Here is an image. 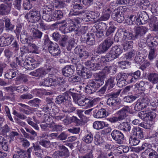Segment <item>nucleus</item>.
<instances>
[{
	"label": "nucleus",
	"instance_id": "obj_39",
	"mask_svg": "<svg viewBox=\"0 0 158 158\" xmlns=\"http://www.w3.org/2000/svg\"><path fill=\"white\" fill-rule=\"evenodd\" d=\"M93 138V135L91 132H90L89 134L85 135L83 137L82 139L86 143H90L92 142Z\"/></svg>",
	"mask_w": 158,
	"mask_h": 158
},
{
	"label": "nucleus",
	"instance_id": "obj_18",
	"mask_svg": "<svg viewBox=\"0 0 158 158\" xmlns=\"http://www.w3.org/2000/svg\"><path fill=\"white\" fill-rule=\"evenodd\" d=\"M131 134L139 139H142L144 137L143 130L139 127L133 128L132 129Z\"/></svg>",
	"mask_w": 158,
	"mask_h": 158
},
{
	"label": "nucleus",
	"instance_id": "obj_57",
	"mask_svg": "<svg viewBox=\"0 0 158 158\" xmlns=\"http://www.w3.org/2000/svg\"><path fill=\"white\" fill-rule=\"evenodd\" d=\"M102 68V65L99 63L93 62L91 65V69L94 71L100 70Z\"/></svg>",
	"mask_w": 158,
	"mask_h": 158
},
{
	"label": "nucleus",
	"instance_id": "obj_52",
	"mask_svg": "<svg viewBox=\"0 0 158 158\" xmlns=\"http://www.w3.org/2000/svg\"><path fill=\"white\" fill-rule=\"evenodd\" d=\"M27 76L25 74H22L17 77L15 79L16 81H20L26 83L28 81Z\"/></svg>",
	"mask_w": 158,
	"mask_h": 158
},
{
	"label": "nucleus",
	"instance_id": "obj_9",
	"mask_svg": "<svg viewBox=\"0 0 158 158\" xmlns=\"http://www.w3.org/2000/svg\"><path fill=\"white\" fill-rule=\"evenodd\" d=\"M111 135L113 139L117 142L118 143L122 144L124 139V136L120 131L114 130L112 131Z\"/></svg>",
	"mask_w": 158,
	"mask_h": 158
},
{
	"label": "nucleus",
	"instance_id": "obj_7",
	"mask_svg": "<svg viewBox=\"0 0 158 158\" xmlns=\"http://www.w3.org/2000/svg\"><path fill=\"white\" fill-rule=\"evenodd\" d=\"M40 62L32 57H27L26 58L23 63L25 68L28 70L34 69L39 66Z\"/></svg>",
	"mask_w": 158,
	"mask_h": 158
},
{
	"label": "nucleus",
	"instance_id": "obj_36",
	"mask_svg": "<svg viewBox=\"0 0 158 158\" xmlns=\"http://www.w3.org/2000/svg\"><path fill=\"white\" fill-rule=\"evenodd\" d=\"M138 100L141 103L145 108H147V109H150V106L149 105L150 100L148 98L144 97Z\"/></svg>",
	"mask_w": 158,
	"mask_h": 158
},
{
	"label": "nucleus",
	"instance_id": "obj_20",
	"mask_svg": "<svg viewBox=\"0 0 158 158\" xmlns=\"http://www.w3.org/2000/svg\"><path fill=\"white\" fill-rule=\"evenodd\" d=\"M83 19L84 21L86 22L93 21V20L97 19L99 16L98 13H96L93 11H90L89 13L85 14Z\"/></svg>",
	"mask_w": 158,
	"mask_h": 158
},
{
	"label": "nucleus",
	"instance_id": "obj_32",
	"mask_svg": "<svg viewBox=\"0 0 158 158\" xmlns=\"http://www.w3.org/2000/svg\"><path fill=\"white\" fill-rule=\"evenodd\" d=\"M60 151L62 156L64 157H67L69 155V152L68 149L64 145H60L59 146Z\"/></svg>",
	"mask_w": 158,
	"mask_h": 158
},
{
	"label": "nucleus",
	"instance_id": "obj_2",
	"mask_svg": "<svg viewBox=\"0 0 158 158\" xmlns=\"http://www.w3.org/2000/svg\"><path fill=\"white\" fill-rule=\"evenodd\" d=\"M153 39L150 34H149L146 38V43L149 49L148 58L150 60H152L156 57V48L158 45L157 41H154Z\"/></svg>",
	"mask_w": 158,
	"mask_h": 158
},
{
	"label": "nucleus",
	"instance_id": "obj_11",
	"mask_svg": "<svg viewBox=\"0 0 158 158\" xmlns=\"http://www.w3.org/2000/svg\"><path fill=\"white\" fill-rule=\"evenodd\" d=\"M149 19L148 15L146 12H140L139 17L136 19V24L138 25L144 24L147 23Z\"/></svg>",
	"mask_w": 158,
	"mask_h": 158
},
{
	"label": "nucleus",
	"instance_id": "obj_60",
	"mask_svg": "<svg viewBox=\"0 0 158 158\" xmlns=\"http://www.w3.org/2000/svg\"><path fill=\"white\" fill-rule=\"evenodd\" d=\"M23 26V25L22 24H18L16 26V29L14 31V32L16 34L17 38L19 37V34L21 32Z\"/></svg>",
	"mask_w": 158,
	"mask_h": 158
},
{
	"label": "nucleus",
	"instance_id": "obj_53",
	"mask_svg": "<svg viewBox=\"0 0 158 158\" xmlns=\"http://www.w3.org/2000/svg\"><path fill=\"white\" fill-rule=\"evenodd\" d=\"M23 6L26 10H29L32 7V4L31 2L28 0H24L23 3Z\"/></svg>",
	"mask_w": 158,
	"mask_h": 158
},
{
	"label": "nucleus",
	"instance_id": "obj_61",
	"mask_svg": "<svg viewBox=\"0 0 158 158\" xmlns=\"http://www.w3.org/2000/svg\"><path fill=\"white\" fill-rule=\"evenodd\" d=\"M69 119L71 123H76L77 126L80 125L81 123V120L77 118L75 116H73L70 118H69Z\"/></svg>",
	"mask_w": 158,
	"mask_h": 158
},
{
	"label": "nucleus",
	"instance_id": "obj_38",
	"mask_svg": "<svg viewBox=\"0 0 158 158\" xmlns=\"http://www.w3.org/2000/svg\"><path fill=\"white\" fill-rule=\"evenodd\" d=\"M139 139L131 135L129 139V143L131 146L137 145L140 142Z\"/></svg>",
	"mask_w": 158,
	"mask_h": 158
},
{
	"label": "nucleus",
	"instance_id": "obj_16",
	"mask_svg": "<svg viewBox=\"0 0 158 158\" xmlns=\"http://www.w3.org/2000/svg\"><path fill=\"white\" fill-rule=\"evenodd\" d=\"M129 108L128 106H124L122 109L117 112L118 117L119 121L124 119L127 116V113L128 112Z\"/></svg>",
	"mask_w": 158,
	"mask_h": 158
},
{
	"label": "nucleus",
	"instance_id": "obj_14",
	"mask_svg": "<svg viewBox=\"0 0 158 158\" xmlns=\"http://www.w3.org/2000/svg\"><path fill=\"white\" fill-rule=\"evenodd\" d=\"M65 81L63 78L61 77H50V86H52V88L56 87L60 84H64Z\"/></svg>",
	"mask_w": 158,
	"mask_h": 158
},
{
	"label": "nucleus",
	"instance_id": "obj_34",
	"mask_svg": "<svg viewBox=\"0 0 158 158\" xmlns=\"http://www.w3.org/2000/svg\"><path fill=\"white\" fill-rule=\"evenodd\" d=\"M107 104L110 106H115L119 103L117 98L111 97L108 98L107 101Z\"/></svg>",
	"mask_w": 158,
	"mask_h": 158
},
{
	"label": "nucleus",
	"instance_id": "obj_59",
	"mask_svg": "<svg viewBox=\"0 0 158 158\" xmlns=\"http://www.w3.org/2000/svg\"><path fill=\"white\" fill-rule=\"evenodd\" d=\"M40 101L41 100L38 98H35L33 100L29 101L28 102V104L31 106H36L40 103Z\"/></svg>",
	"mask_w": 158,
	"mask_h": 158
},
{
	"label": "nucleus",
	"instance_id": "obj_23",
	"mask_svg": "<svg viewBox=\"0 0 158 158\" xmlns=\"http://www.w3.org/2000/svg\"><path fill=\"white\" fill-rule=\"evenodd\" d=\"M107 112L106 110L103 108L99 109L97 112H95L93 114L94 117L96 118H102L106 117Z\"/></svg>",
	"mask_w": 158,
	"mask_h": 158
},
{
	"label": "nucleus",
	"instance_id": "obj_35",
	"mask_svg": "<svg viewBox=\"0 0 158 158\" xmlns=\"http://www.w3.org/2000/svg\"><path fill=\"white\" fill-rule=\"evenodd\" d=\"M86 40V44L89 46H93L95 44L94 36V35L90 34L87 35Z\"/></svg>",
	"mask_w": 158,
	"mask_h": 158
},
{
	"label": "nucleus",
	"instance_id": "obj_49",
	"mask_svg": "<svg viewBox=\"0 0 158 158\" xmlns=\"http://www.w3.org/2000/svg\"><path fill=\"white\" fill-rule=\"evenodd\" d=\"M40 126L42 130L47 131L49 130V128H51L52 127V124H49L48 123L43 122L41 124Z\"/></svg>",
	"mask_w": 158,
	"mask_h": 158
},
{
	"label": "nucleus",
	"instance_id": "obj_28",
	"mask_svg": "<svg viewBox=\"0 0 158 158\" xmlns=\"http://www.w3.org/2000/svg\"><path fill=\"white\" fill-rule=\"evenodd\" d=\"M32 37L34 39H40L41 38L43 33L38 29H34L31 31Z\"/></svg>",
	"mask_w": 158,
	"mask_h": 158
},
{
	"label": "nucleus",
	"instance_id": "obj_63",
	"mask_svg": "<svg viewBox=\"0 0 158 158\" xmlns=\"http://www.w3.org/2000/svg\"><path fill=\"white\" fill-rule=\"evenodd\" d=\"M34 96L32 94L30 93H26L21 95L20 97V100L30 99L32 98Z\"/></svg>",
	"mask_w": 158,
	"mask_h": 158
},
{
	"label": "nucleus",
	"instance_id": "obj_26",
	"mask_svg": "<svg viewBox=\"0 0 158 158\" xmlns=\"http://www.w3.org/2000/svg\"><path fill=\"white\" fill-rule=\"evenodd\" d=\"M116 79L114 77H111L106 81L105 86L110 90L113 88L116 83Z\"/></svg>",
	"mask_w": 158,
	"mask_h": 158
},
{
	"label": "nucleus",
	"instance_id": "obj_25",
	"mask_svg": "<svg viewBox=\"0 0 158 158\" xmlns=\"http://www.w3.org/2000/svg\"><path fill=\"white\" fill-rule=\"evenodd\" d=\"M20 40L23 44L28 43L29 35L27 31L23 30L19 34Z\"/></svg>",
	"mask_w": 158,
	"mask_h": 158
},
{
	"label": "nucleus",
	"instance_id": "obj_55",
	"mask_svg": "<svg viewBox=\"0 0 158 158\" xmlns=\"http://www.w3.org/2000/svg\"><path fill=\"white\" fill-rule=\"evenodd\" d=\"M119 66L123 69L127 68L130 64L131 62L127 60L123 61L118 62Z\"/></svg>",
	"mask_w": 158,
	"mask_h": 158
},
{
	"label": "nucleus",
	"instance_id": "obj_62",
	"mask_svg": "<svg viewBox=\"0 0 158 158\" xmlns=\"http://www.w3.org/2000/svg\"><path fill=\"white\" fill-rule=\"evenodd\" d=\"M39 144L43 147L46 148H49L50 145V141L44 139L41 140L39 142Z\"/></svg>",
	"mask_w": 158,
	"mask_h": 158
},
{
	"label": "nucleus",
	"instance_id": "obj_33",
	"mask_svg": "<svg viewBox=\"0 0 158 158\" xmlns=\"http://www.w3.org/2000/svg\"><path fill=\"white\" fill-rule=\"evenodd\" d=\"M122 45L124 50L127 51L129 49H132L133 48V42L132 41H125L123 42Z\"/></svg>",
	"mask_w": 158,
	"mask_h": 158
},
{
	"label": "nucleus",
	"instance_id": "obj_19",
	"mask_svg": "<svg viewBox=\"0 0 158 158\" xmlns=\"http://www.w3.org/2000/svg\"><path fill=\"white\" fill-rule=\"evenodd\" d=\"M14 39L11 36L8 37L2 36L0 37V46L4 47L9 45Z\"/></svg>",
	"mask_w": 158,
	"mask_h": 158
},
{
	"label": "nucleus",
	"instance_id": "obj_1",
	"mask_svg": "<svg viewBox=\"0 0 158 158\" xmlns=\"http://www.w3.org/2000/svg\"><path fill=\"white\" fill-rule=\"evenodd\" d=\"M123 52V50L120 46L116 45L113 47L110 51L104 57L101 58L102 61L106 62L111 61L117 58Z\"/></svg>",
	"mask_w": 158,
	"mask_h": 158
},
{
	"label": "nucleus",
	"instance_id": "obj_58",
	"mask_svg": "<svg viewBox=\"0 0 158 158\" xmlns=\"http://www.w3.org/2000/svg\"><path fill=\"white\" fill-rule=\"evenodd\" d=\"M28 44V45L32 48V49L33 50V51H31V53H34L36 54H38V51L39 48L35 44H32L30 42H28V43L27 44Z\"/></svg>",
	"mask_w": 158,
	"mask_h": 158
},
{
	"label": "nucleus",
	"instance_id": "obj_10",
	"mask_svg": "<svg viewBox=\"0 0 158 158\" xmlns=\"http://www.w3.org/2000/svg\"><path fill=\"white\" fill-rule=\"evenodd\" d=\"M53 10L52 8H48L43 9L42 10V16L43 19L47 22L52 20L54 19L52 15Z\"/></svg>",
	"mask_w": 158,
	"mask_h": 158
},
{
	"label": "nucleus",
	"instance_id": "obj_46",
	"mask_svg": "<svg viewBox=\"0 0 158 158\" xmlns=\"http://www.w3.org/2000/svg\"><path fill=\"white\" fill-rule=\"evenodd\" d=\"M53 16L56 19L59 20L63 18V14L61 11L60 10H56L54 11Z\"/></svg>",
	"mask_w": 158,
	"mask_h": 158
},
{
	"label": "nucleus",
	"instance_id": "obj_54",
	"mask_svg": "<svg viewBox=\"0 0 158 158\" xmlns=\"http://www.w3.org/2000/svg\"><path fill=\"white\" fill-rule=\"evenodd\" d=\"M95 143L99 145L103 142L102 138L99 134H96L94 136Z\"/></svg>",
	"mask_w": 158,
	"mask_h": 158
},
{
	"label": "nucleus",
	"instance_id": "obj_22",
	"mask_svg": "<svg viewBox=\"0 0 158 158\" xmlns=\"http://www.w3.org/2000/svg\"><path fill=\"white\" fill-rule=\"evenodd\" d=\"M74 50L75 53L78 55L80 58L86 59L89 56L88 53L81 47H76Z\"/></svg>",
	"mask_w": 158,
	"mask_h": 158
},
{
	"label": "nucleus",
	"instance_id": "obj_13",
	"mask_svg": "<svg viewBox=\"0 0 158 158\" xmlns=\"http://www.w3.org/2000/svg\"><path fill=\"white\" fill-rule=\"evenodd\" d=\"M122 32L123 35L122 39V42H124L127 40H135L136 39L135 35H134L132 33L129 32L125 29H123Z\"/></svg>",
	"mask_w": 158,
	"mask_h": 158
},
{
	"label": "nucleus",
	"instance_id": "obj_21",
	"mask_svg": "<svg viewBox=\"0 0 158 158\" xmlns=\"http://www.w3.org/2000/svg\"><path fill=\"white\" fill-rule=\"evenodd\" d=\"M97 27L99 29L96 33V37L102 40L104 37L103 34L104 30L106 29V26L105 23H101L99 24Z\"/></svg>",
	"mask_w": 158,
	"mask_h": 158
},
{
	"label": "nucleus",
	"instance_id": "obj_41",
	"mask_svg": "<svg viewBox=\"0 0 158 158\" xmlns=\"http://www.w3.org/2000/svg\"><path fill=\"white\" fill-rule=\"evenodd\" d=\"M85 107H90L96 104V100L95 99H90L85 98Z\"/></svg>",
	"mask_w": 158,
	"mask_h": 158
},
{
	"label": "nucleus",
	"instance_id": "obj_37",
	"mask_svg": "<svg viewBox=\"0 0 158 158\" xmlns=\"http://www.w3.org/2000/svg\"><path fill=\"white\" fill-rule=\"evenodd\" d=\"M119 127L121 130L126 132L130 131L131 128L130 125L127 122L120 123Z\"/></svg>",
	"mask_w": 158,
	"mask_h": 158
},
{
	"label": "nucleus",
	"instance_id": "obj_17",
	"mask_svg": "<svg viewBox=\"0 0 158 158\" xmlns=\"http://www.w3.org/2000/svg\"><path fill=\"white\" fill-rule=\"evenodd\" d=\"M148 29L145 26L137 27L135 30V36L137 39L139 36H143L148 31Z\"/></svg>",
	"mask_w": 158,
	"mask_h": 158
},
{
	"label": "nucleus",
	"instance_id": "obj_50",
	"mask_svg": "<svg viewBox=\"0 0 158 158\" xmlns=\"http://www.w3.org/2000/svg\"><path fill=\"white\" fill-rule=\"evenodd\" d=\"M5 27L7 30L12 31L14 27V26L11 23L10 19H6L5 20Z\"/></svg>",
	"mask_w": 158,
	"mask_h": 158
},
{
	"label": "nucleus",
	"instance_id": "obj_4",
	"mask_svg": "<svg viewBox=\"0 0 158 158\" xmlns=\"http://www.w3.org/2000/svg\"><path fill=\"white\" fill-rule=\"evenodd\" d=\"M40 11L35 9H33L25 15V18L28 21L32 23L38 22L40 19Z\"/></svg>",
	"mask_w": 158,
	"mask_h": 158
},
{
	"label": "nucleus",
	"instance_id": "obj_47",
	"mask_svg": "<svg viewBox=\"0 0 158 158\" xmlns=\"http://www.w3.org/2000/svg\"><path fill=\"white\" fill-rule=\"evenodd\" d=\"M50 77H48L40 81L39 85L40 86H50Z\"/></svg>",
	"mask_w": 158,
	"mask_h": 158
},
{
	"label": "nucleus",
	"instance_id": "obj_3",
	"mask_svg": "<svg viewBox=\"0 0 158 158\" xmlns=\"http://www.w3.org/2000/svg\"><path fill=\"white\" fill-rule=\"evenodd\" d=\"M113 43V38L110 36L108 37L98 46L96 52L98 54H102L106 52Z\"/></svg>",
	"mask_w": 158,
	"mask_h": 158
},
{
	"label": "nucleus",
	"instance_id": "obj_43",
	"mask_svg": "<svg viewBox=\"0 0 158 158\" xmlns=\"http://www.w3.org/2000/svg\"><path fill=\"white\" fill-rule=\"evenodd\" d=\"M9 11L8 7L4 4L0 5V15L7 14Z\"/></svg>",
	"mask_w": 158,
	"mask_h": 158
},
{
	"label": "nucleus",
	"instance_id": "obj_27",
	"mask_svg": "<svg viewBox=\"0 0 158 158\" xmlns=\"http://www.w3.org/2000/svg\"><path fill=\"white\" fill-rule=\"evenodd\" d=\"M18 74L17 69H10V70L5 74V77L7 79H11L16 76Z\"/></svg>",
	"mask_w": 158,
	"mask_h": 158
},
{
	"label": "nucleus",
	"instance_id": "obj_5",
	"mask_svg": "<svg viewBox=\"0 0 158 158\" xmlns=\"http://www.w3.org/2000/svg\"><path fill=\"white\" fill-rule=\"evenodd\" d=\"M71 99L70 96L65 93L57 96L55 102L56 104L59 105L69 106L71 105Z\"/></svg>",
	"mask_w": 158,
	"mask_h": 158
},
{
	"label": "nucleus",
	"instance_id": "obj_64",
	"mask_svg": "<svg viewBox=\"0 0 158 158\" xmlns=\"http://www.w3.org/2000/svg\"><path fill=\"white\" fill-rule=\"evenodd\" d=\"M144 108L141 103L138 100L134 107L135 110L136 111H139Z\"/></svg>",
	"mask_w": 158,
	"mask_h": 158
},
{
	"label": "nucleus",
	"instance_id": "obj_40",
	"mask_svg": "<svg viewBox=\"0 0 158 158\" xmlns=\"http://www.w3.org/2000/svg\"><path fill=\"white\" fill-rule=\"evenodd\" d=\"M150 109H152L150 108L147 110V116L145 120L152 121L156 117V114L155 113L152 111L149 112Z\"/></svg>",
	"mask_w": 158,
	"mask_h": 158
},
{
	"label": "nucleus",
	"instance_id": "obj_29",
	"mask_svg": "<svg viewBox=\"0 0 158 158\" xmlns=\"http://www.w3.org/2000/svg\"><path fill=\"white\" fill-rule=\"evenodd\" d=\"M106 158H116L122 153V152L118 151L113 152L111 150H105Z\"/></svg>",
	"mask_w": 158,
	"mask_h": 158
},
{
	"label": "nucleus",
	"instance_id": "obj_15",
	"mask_svg": "<svg viewBox=\"0 0 158 158\" xmlns=\"http://www.w3.org/2000/svg\"><path fill=\"white\" fill-rule=\"evenodd\" d=\"M50 44L48 47V49L50 53L53 56H58L60 53L59 47L55 45L52 42H50Z\"/></svg>",
	"mask_w": 158,
	"mask_h": 158
},
{
	"label": "nucleus",
	"instance_id": "obj_24",
	"mask_svg": "<svg viewBox=\"0 0 158 158\" xmlns=\"http://www.w3.org/2000/svg\"><path fill=\"white\" fill-rule=\"evenodd\" d=\"M148 80L153 84L158 82V74L155 73H150L147 76Z\"/></svg>",
	"mask_w": 158,
	"mask_h": 158
},
{
	"label": "nucleus",
	"instance_id": "obj_42",
	"mask_svg": "<svg viewBox=\"0 0 158 158\" xmlns=\"http://www.w3.org/2000/svg\"><path fill=\"white\" fill-rule=\"evenodd\" d=\"M114 69V68L110 66H106L103 69L102 73L105 74L111 73H114L116 72L115 70Z\"/></svg>",
	"mask_w": 158,
	"mask_h": 158
},
{
	"label": "nucleus",
	"instance_id": "obj_12",
	"mask_svg": "<svg viewBox=\"0 0 158 158\" xmlns=\"http://www.w3.org/2000/svg\"><path fill=\"white\" fill-rule=\"evenodd\" d=\"M75 68L73 65H66L62 69L63 74L67 77H69L72 76L74 73Z\"/></svg>",
	"mask_w": 158,
	"mask_h": 158
},
{
	"label": "nucleus",
	"instance_id": "obj_30",
	"mask_svg": "<svg viewBox=\"0 0 158 158\" xmlns=\"http://www.w3.org/2000/svg\"><path fill=\"white\" fill-rule=\"evenodd\" d=\"M112 17L119 23H122L124 19V15L122 12H117L115 15H113Z\"/></svg>",
	"mask_w": 158,
	"mask_h": 158
},
{
	"label": "nucleus",
	"instance_id": "obj_48",
	"mask_svg": "<svg viewBox=\"0 0 158 158\" xmlns=\"http://www.w3.org/2000/svg\"><path fill=\"white\" fill-rule=\"evenodd\" d=\"M81 128L79 127H73L68 128L67 131L72 134H78L80 131Z\"/></svg>",
	"mask_w": 158,
	"mask_h": 158
},
{
	"label": "nucleus",
	"instance_id": "obj_44",
	"mask_svg": "<svg viewBox=\"0 0 158 158\" xmlns=\"http://www.w3.org/2000/svg\"><path fill=\"white\" fill-rule=\"evenodd\" d=\"M138 95H128L124 98V101L128 103H131L137 98H138Z\"/></svg>",
	"mask_w": 158,
	"mask_h": 158
},
{
	"label": "nucleus",
	"instance_id": "obj_45",
	"mask_svg": "<svg viewBox=\"0 0 158 158\" xmlns=\"http://www.w3.org/2000/svg\"><path fill=\"white\" fill-rule=\"evenodd\" d=\"M80 73L82 77L85 79L90 78L92 75L91 73L86 68L84 70H83Z\"/></svg>",
	"mask_w": 158,
	"mask_h": 158
},
{
	"label": "nucleus",
	"instance_id": "obj_31",
	"mask_svg": "<svg viewBox=\"0 0 158 158\" xmlns=\"http://www.w3.org/2000/svg\"><path fill=\"white\" fill-rule=\"evenodd\" d=\"M108 124L106 125L103 121H95L93 124L94 128L96 129L99 130L103 128L105 126H108Z\"/></svg>",
	"mask_w": 158,
	"mask_h": 158
},
{
	"label": "nucleus",
	"instance_id": "obj_8",
	"mask_svg": "<svg viewBox=\"0 0 158 158\" xmlns=\"http://www.w3.org/2000/svg\"><path fill=\"white\" fill-rule=\"evenodd\" d=\"M99 88L94 81L91 80L88 82L86 86L84 88V90L88 94H91L95 92Z\"/></svg>",
	"mask_w": 158,
	"mask_h": 158
},
{
	"label": "nucleus",
	"instance_id": "obj_56",
	"mask_svg": "<svg viewBox=\"0 0 158 158\" xmlns=\"http://www.w3.org/2000/svg\"><path fill=\"white\" fill-rule=\"evenodd\" d=\"M16 152L18 154V155L20 156V157H24L25 158H27V156L26 154V151L19 148L17 149Z\"/></svg>",
	"mask_w": 158,
	"mask_h": 158
},
{
	"label": "nucleus",
	"instance_id": "obj_51",
	"mask_svg": "<svg viewBox=\"0 0 158 158\" xmlns=\"http://www.w3.org/2000/svg\"><path fill=\"white\" fill-rule=\"evenodd\" d=\"M69 37L67 35H64L61 38V39L59 41V45L62 47H65L68 42Z\"/></svg>",
	"mask_w": 158,
	"mask_h": 158
},
{
	"label": "nucleus",
	"instance_id": "obj_6",
	"mask_svg": "<svg viewBox=\"0 0 158 158\" xmlns=\"http://www.w3.org/2000/svg\"><path fill=\"white\" fill-rule=\"evenodd\" d=\"M66 23L64 25H62L60 28L64 33L70 32L74 31L76 28L75 23L72 19H68L65 20Z\"/></svg>",
	"mask_w": 158,
	"mask_h": 158
}]
</instances>
